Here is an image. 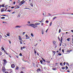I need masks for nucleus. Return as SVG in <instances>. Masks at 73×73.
Listing matches in <instances>:
<instances>
[{
	"mask_svg": "<svg viewBox=\"0 0 73 73\" xmlns=\"http://www.w3.org/2000/svg\"><path fill=\"white\" fill-rule=\"evenodd\" d=\"M3 61H4V62L3 63V66H5V65H6V64L7 63V61L5 59L3 60Z\"/></svg>",
	"mask_w": 73,
	"mask_h": 73,
	"instance_id": "obj_1",
	"label": "nucleus"
},
{
	"mask_svg": "<svg viewBox=\"0 0 73 73\" xmlns=\"http://www.w3.org/2000/svg\"><path fill=\"white\" fill-rule=\"evenodd\" d=\"M2 71L3 72H5V71H6V69L5 68L4 66L2 68Z\"/></svg>",
	"mask_w": 73,
	"mask_h": 73,
	"instance_id": "obj_2",
	"label": "nucleus"
},
{
	"mask_svg": "<svg viewBox=\"0 0 73 73\" xmlns=\"http://www.w3.org/2000/svg\"><path fill=\"white\" fill-rule=\"evenodd\" d=\"M19 40L20 41H23V40H22V38L21 37V36H19Z\"/></svg>",
	"mask_w": 73,
	"mask_h": 73,
	"instance_id": "obj_3",
	"label": "nucleus"
},
{
	"mask_svg": "<svg viewBox=\"0 0 73 73\" xmlns=\"http://www.w3.org/2000/svg\"><path fill=\"white\" fill-rule=\"evenodd\" d=\"M25 1L23 0L21 1V3L22 4V5H23V4H24L25 3Z\"/></svg>",
	"mask_w": 73,
	"mask_h": 73,
	"instance_id": "obj_4",
	"label": "nucleus"
},
{
	"mask_svg": "<svg viewBox=\"0 0 73 73\" xmlns=\"http://www.w3.org/2000/svg\"><path fill=\"white\" fill-rule=\"evenodd\" d=\"M4 10H5L3 8L1 10V12H4V11H6V10L4 11Z\"/></svg>",
	"mask_w": 73,
	"mask_h": 73,
	"instance_id": "obj_5",
	"label": "nucleus"
},
{
	"mask_svg": "<svg viewBox=\"0 0 73 73\" xmlns=\"http://www.w3.org/2000/svg\"><path fill=\"white\" fill-rule=\"evenodd\" d=\"M15 67V65L13 64L11 65V67L12 68H14Z\"/></svg>",
	"mask_w": 73,
	"mask_h": 73,
	"instance_id": "obj_6",
	"label": "nucleus"
},
{
	"mask_svg": "<svg viewBox=\"0 0 73 73\" xmlns=\"http://www.w3.org/2000/svg\"><path fill=\"white\" fill-rule=\"evenodd\" d=\"M40 23L36 22L35 23V25L37 26L40 25Z\"/></svg>",
	"mask_w": 73,
	"mask_h": 73,
	"instance_id": "obj_7",
	"label": "nucleus"
},
{
	"mask_svg": "<svg viewBox=\"0 0 73 73\" xmlns=\"http://www.w3.org/2000/svg\"><path fill=\"white\" fill-rule=\"evenodd\" d=\"M35 25L33 24H30V25H27L28 26H30L31 27H33V26H34Z\"/></svg>",
	"mask_w": 73,
	"mask_h": 73,
	"instance_id": "obj_8",
	"label": "nucleus"
},
{
	"mask_svg": "<svg viewBox=\"0 0 73 73\" xmlns=\"http://www.w3.org/2000/svg\"><path fill=\"white\" fill-rule=\"evenodd\" d=\"M35 25L33 24H30V25H27L28 26H30L31 27H33V26H34Z\"/></svg>",
	"mask_w": 73,
	"mask_h": 73,
	"instance_id": "obj_9",
	"label": "nucleus"
},
{
	"mask_svg": "<svg viewBox=\"0 0 73 73\" xmlns=\"http://www.w3.org/2000/svg\"><path fill=\"white\" fill-rule=\"evenodd\" d=\"M21 27H22V26H17L15 27V28H20Z\"/></svg>",
	"mask_w": 73,
	"mask_h": 73,
	"instance_id": "obj_10",
	"label": "nucleus"
},
{
	"mask_svg": "<svg viewBox=\"0 0 73 73\" xmlns=\"http://www.w3.org/2000/svg\"><path fill=\"white\" fill-rule=\"evenodd\" d=\"M53 53H52V55L53 56H54L55 55V54L56 53V52L54 51H52Z\"/></svg>",
	"mask_w": 73,
	"mask_h": 73,
	"instance_id": "obj_11",
	"label": "nucleus"
},
{
	"mask_svg": "<svg viewBox=\"0 0 73 73\" xmlns=\"http://www.w3.org/2000/svg\"><path fill=\"white\" fill-rule=\"evenodd\" d=\"M9 73H11L12 72V70L11 69H10L8 70Z\"/></svg>",
	"mask_w": 73,
	"mask_h": 73,
	"instance_id": "obj_12",
	"label": "nucleus"
},
{
	"mask_svg": "<svg viewBox=\"0 0 73 73\" xmlns=\"http://www.w3.org/2000/svg\"><path fill=\"white\" fill-rule=\"evenodd\" d=\"M7 36H10V33L9 32H7Z\"/></svg>",
	"mask_w": 73,
	"mask_h": 73,
	"instance_id": "obj_13",
	"label": "nucleus"
},
{
	"mask_svg": "<svg viewBox=\"0 0 73 73\" xmlns=\"http://www.w3.org/2000/svg\"><path fill=\"white\" fill-rule=\"evenodd\" d=\"M32 27H33L34 28H35L36 27H37V26L35 25L33 26Z\"/></svg>",
	"mask_w": 73,
	"mask_h": 73,
	"instance_id": "obj_14",
	"label": "nucleus"
},
{
	"mask_svg": "<svg viewBox=\"0 0 73 73\" xmlns=\"http://www.w3.org/2000/svg\"><path fill=\"white\" fill-rule=\"evenodd\" d=\"M40 71V68H39V69H37V72H39Z\"/></svg>",
	"mask_w": 73,
	"mask_h": 73,
	"instance_id": "obj_15",
	"label": "nucleus"
},
{
	"mask_svg": "<svg viewBox=\"0 0 73 73\" xmlns=\"http://www.w3.org/2000/svg\"><path fill=\"white\" fill-rule=\"evenodd\" d=\"M16 7H16V8H15V9H19V8L20 7L19 6H16Z\"/></svg>",
	"mask_w": 73,
	"mask_h": 73,
	"instance_id": "obj_16",
	"label": "nucleus"
},
{
	"mask_svg": "<svg viewBox=\"0 0 73 73\" xmlns=\"http://www.w3.org/2000/svg\"><path fill=\"white\" fill-rule=\"evenodd\" d=\"M63 41L62 40V37H61V40L60 42L62 43V41Z\"/></svg>",
	"mask_w": 73,
	"mask_h": 73,
	"instance_id": "obj_17",
	"label": "nucleus"
},
{
	"mask_svg": "<svg viewBox=\"0 0 73 73\" xmlns=\"http://www.w3.org/2000/svg\"><path fill=\"white\" fill-rule=\"evenodd\" d=\"M40 62L41 64H43V63H42V62H43V61H42V60H40Z\"/></svg>",
	"mask_w": 73,
	"mask_h": 73,
	"instance_id": "obj_18",
	"label": "nucleus"
},
{
	"mask_svg": "<svg viewBox=\"0 0 73 73\" xmlns=\"http://www.w3.org/2000/svg\"><path fill=\"white\" fill-rule=\"evenodd\" d=\"M42 59L43 61L44 62H46V61H45V60L43 58H42Z\"/></svg>",
	"mask_w": 73,
	"mask_h": 73,
	"instance_id": "obj_19",
	"label": "nucleus"
},
{
	"mask_svg": "<svg viewBox=\"0 0 73 73\" xmlns=\"http://www.w3.org/2000/svg\"><path fill=\"white\" fill-rule=\"evenodd\" d=\"M60 64L62 66H63V64H62V62L60 63Z\"/></svg>",
	"mask_w": 73,
	"mask_h": 73,
	"instance_id": "obj_20",
	"label": "nucleus"
},
{
	"mask_svg": "<svg viewBox=\"0 0 73 73\" xmlns=\"http://www.w3.org/2000/svg\"><path fill=\"white\" fill-rule=\"evenodd\" d=\"M42 35H43V34L44 33V31L43 30H42Z\"/></svg>",
	"mask_w": 73,
	"mask_h": 73,
	"instance_id": "obj_21",
	"label": "nucleus"
},
{
	"mask_svg": "<svg viewBox=\"0 0 73 73\" xmlns=\"http://www.w3.org/2000/svg\"><path fill=\"white\" fill-rule=\"evenodd\" d=\"M52 70H56V68H52Z\"/></svg>",
	"mask_w": 73,
	"mask_h": 73,
	"instance_id": "obj_22",
	"label": "nucleus"
},
{
	"mask_svg": "<svg viewBox=\"0 0 73 73\" xmlns=\"http://www.w3.org/2000/svg\"><path fill=\"white\" fill-rule=\"evenodd\" d=\"M70 38H68L67 39V41H70Z\"/></svg>",
	"mask_w": 73,
	"mask_h": 73,
	"instance_id": "obj_23",
	"label": "nucleus"
},
{
	"mask_svg": "<svg viewBox=\"0 0 73 73\" xmlns=\"http://www.w3.org/2000/svg\"><path fill=\"white\" fill-rule=\"evenodd\" d=\"M22 5H23V4L21 3H19V6H21Z\"/></svg>",
	"mask_w": 73,
	"mask_h": 73,
	"instance_id": "obj_24",
	"label": "nucleus"
},
{
	"mask_svg": "<svg viewBox=\"0 0 73 73\" xmlns=\"http://www.w3.org/2000/svg\"><path fill=\"white\" fill-rule=\"evenodd\" d=\"M66 65H67L68 66H69V63L68 62H66Z\"/></svg>",
	"mask_w": 73,
	"mask_h": 73,
	"instance_id": "obj_25",
	"label": "nucleus"
},
{
	"mask_svg": "<svg viewBox=\"0 0 73 73\" xmlns=\"http://www.w3.org/2000/svg\"><path fill=\"white\" fill-rule=\"evenodd\" d=\"M65 69V67H62V69L63 70Z\"/></svg>",
	"mask_w": 73,
	"mask_h": 73,
	"instance_id": "obj_26",
	"label": "nucleus"
},
{
	"mask_svg": "<svg viewBox=\"0 0 73 73\" xmlns=\"http://www.w3.org/2000/svg\"><path fill=\"white\" fill-rule=\"evenodd\" d=\"M30 5H31V6L32 7H33V4L32 3H30Z\"/></svg>",
	"mask_w": 73,
	"mask_h": 73,
	"instance_id": "obj_27",
	"label": "nucleus"
},
{
	"mask_svg": "<svg viewBox=\"0 0 73 73\" xmlns=\"http://www.w3.org/2000/svg\"><path fill=\"white\" fill-rule=\"evenodd\" d=\"M34 53H35V55L36 54V51H35V50L34 49Z\"/></svg>",
	"mask_w": 73,
	"mask_h": 73,
	"instance_id": "obj_28",
	"label": "nucleus"
},
{
	"mask_svg": "<svg viewBox=\"0 0 73 73\" xmlns=\"http://www.w3.org/2000/svg\"><path fill=\"white\" fill-rule=\"evenodd\" d=\"M1 49L2 50H4V48H3V47H2L1 48Z\"/></svg>",
	"mask_w": 73,
	"mask_h": 73,
	"instance_id": "obj_29",
	"label": "nucleus"
},
{
	"mask_svg": "<svg viewBox=\"0 0 73 73\" xmlns=\"http://www.w3.org/2000/svg\"><path fill=\"white\" fill-rule=\"evenodd\" d=\"M67 53H68L70 52V50H67L66 51Z\"/></svg>",
	"mask_w": 73,
	"mask_h": 73,
	"instance_id": "obj_30",
	"label": "nucleus"
},
{
	"mask_svg": "<svg viewBox=\"0 0 73 73\" xmlns=\"http://www.w3.org/2000/svg\"><path fill=\"white\" fill-rule=\"evenodd\" d=\"M28 9L30 10V9H29V8H24V9Z\"/></svg>",
	"mask_w": 73,
	"mask_h": 73,
	"instance_id": "obj_31",
	"label": "nucleus"
},
{
	"mask_svg": "<svg viewBox=\"0 0 73 73\" xmlns=\"http://www.w3.org/2000/svg\"><path fill=\"white\" fill-rule=\"evenodd\" d=\"M45 12H43V15H44V14H45Z\"/></svg>",
	"mask_w": 73,
	"mask_h": 73,
	"instance_id": "obj_32",
	"label": "nucleus"
},
{
	"mask_svg": "<svg viewBox=\"0 0 73 73\" xmlns=\"http://www.w3.org/2000/svg\"><path fill=\"white\" fill-rule=\"evenodd\" d=\"M31 36H32L33 37L34 36V35H33V34L32 33H31Z\"/></svg>",
	"mask_w": 73,
	"mask_h": 73,
	"instance_id": "obj_33",
	"label": "nucleus"
},
{
	"mask_svg": "<svg viewBox=\"0 0 73 73\" xmlns=\"http://www.w3.org/2000/svg\"><path fill=\"white\" fill-rule=\"evenodd\" d=\"M1 18L2 19H5V17H3Z\"/></svg>",
	"mask_w": 73,
	"mask_h": 73,
	"instance_id": "obj_34",
	"label": "nucleus"
},
{
	"mask_svg": "<svg viewBox=\"0 0 73 73\" xmlns=\"http://www.w3.org/2000/svg\"><path fill=\"white\" fill-rule=\"evenodd\" d=\"M61 29H60L59 30V33H60V32H61Z\"/></svg>",
	"mask_w": 73,
	"mask_h": 73,
	"instance_id": "obj_35",
	"label": "nucleus"
},
{
	"mask_svg": "<svg viewBox=\"0 0 73 73\" xmlns=\"http://www.w3.org/2000/svg\"><path fill=\"white\" fill-rule=\"evenodd\" d=\"M58 55H59V56H61V55H62V54L60 53H59L58 54Z\"/></svg>",
	"mask_w": 73,
	"mask_h": 73,
	"instance_id": "obj_36",
	"label": "nucleus"
},
{
	"mask_svg": "<svg viewBox=\"0 0 73 73\" xmlns=\"http://www.w3.org/2000/svg\"><path fill=\"white\" fill-rule=\"evenodd\" d=\"M11 10H8L7 11V12H11Z\"/></svg>",
	"mask_w": 73,
	"mask_h": 73,
	"instance_id": "obj_37",
	"label": "nucleus"
},
{
	"mask_svg": "<svg viewBox=\"0 0 73 73\" xmlns=\"http://www.w3.org/2000/svg\"><path fill=\"white\" fill-rule=\"evenodd\" d=\"M66 69H68V67L67 66H66Z\"/></svg>",
	"mask_w": 73,
	"mask_h": 73,
	"instance_id": "obj_38",
	"label": "nucleus"
},
{
	"mask_svg": "<svg viewBox=\"0 0 73 73\" xmlns=\"http://www.w3.org/2000/svg\"><path fill=\"white\" fill-rule=\"evenodd\" d=\"M2 16H7V15H1Z\"/></svg>",
	"mask_w": 73,
	"mask_h": 73,
	"instance_id": "obj_39",
	"label": "nucleus"
},
{
	"mask_svg": "<svg viewBox=\"0 0 73 73\" xmlns=\"http://www.w3.org/2000/svg\"><path fill=\"white\" fill-rule=\"evenodd\" d=\"M26 37L29 38V37L28 36H27V35H26Z\"/></svg>",
	"mask_w": 73,
	"mask_h": 73,
	"instance_id": "obj_40",
	"label": "nucleus"
},
{
	"mask_svg": "<svg viewBox=\"0 0 73 73\" xmlns=\"http://www.w3.org/2000/svg\"><path fill=\"white\" fill-rule=\"evenodd\" d=\"M20 16V14H19L18 15V17H19Z\"/></svg>",
	"mask_w": 73,
	"mask_h": 73,
	"instance_id": "obj_41",
	"label": "nucleus"
},
{
	"mask_svg": "<svg viewBox=\"0 0 73 73\" xmlns=\"http://www.w3.org/2000/svg\"><path fill=\"white\" fill-rule=\"evenodd\" d=\"M22 41H20L21 44H23V43H22Z\"/></svg>",
	"mask_w": 73,
	"mask_h": 73,
	"instance_id": "obj_42",
	"label": "nucleus"
},
{
	"mask_svg": "<svg viewBox=\"0 0 73 73\" xmlns=\"http://www.w3.org/2000/svg\"><path fill=\"white\" fill-rule=\"evenodd\" d=\"M5 7L6 8V9H5V11H6V10H7V6H6Z\"/></svg>",
	"mask_w": 73,
	"mask_h": 73,
	"instance_id": "obj_43",
	"label": "nucleus"
},
{
	"mask_svg": "<svg viewBox=\"0 0 73 73\" xmlns=\"http://www.w3.org/2000/svg\"><path fill=\"white\" fill-rule=\"evenodd\" d=\"M4 4H3L2 5V7H4Z\"/></svg>",
	"mask_w": 73,
	"mask_h": 73,
	"instance_id": "obj_44",
	"label": "nucleus"
},
{
	"mask_svg": "<svg viewBox=\"0 0 73 73\" xmlns=\"http://www.w3.org/2000/svg\"><path fill=\"white\" fill-rule=\"evenodd\" d=\"M57 18V17H56L53 18V20H54V19H55L56 18Z\"/></svg>",
	"mask_w": 73,
	"mask_h": 73,
	"instance_id": "obj_45",
	"label": "nucleus"
},
{
	"mask_svg": "<svg viewBox=\"0 0 73 73\" xmlns=\"http://www.w3.org/2000/svg\"><path fill=\"white\" fill-rule=\"evenodd\" d=\"M62 52H63V53H64V50L63 49L62 50Z\"/></svg>",
	"mask_w": 73,
	"mask_h": 73,
	"instance_id": "obj_46",
	"label": "nucleus"
},
{
	"mask_svg": "<svg viewBox=\"0 0 73 73\" xmlns=\"http://www.w3.org/2000/svg\"><path fill=\"white\" fill-rule=\"evenodd\" d=\"M52 24V22H50V26H51Z\"/></svg>",
	"mask_w": 73,
	"mask_h": 73,
	"instance_id": "obj_47",
	"label": "nucleus"
},
{
	"mask_svg": "<svg viewBox=\"0 0 73 73\" xmlns=\"http://www.w3.org/2000/svg\"><path fill=\"white\" fill-rule=\"evenodd\" d=\"M19 55L20 56H22V53H21L20 54H19Z\"/></svg>",
	"mask_w": 73,
	"mask_h": 73,
	"instance_id": "obj_48",
	"label": "nucleus"
},
{
	"mask_svg": "<svg viewBox=\"0 0 73 73\" xmlns=\"http://www.w3.org/2000/svg\"><path fill=\"white\" fill-rule=\"evenodd\" d=\"M19 69V68L18 67H17V68H16V70H18Z\"/></svg>",
	"mask_w": 73,
	"mask_h": 73,
	"instance_id": "obj_49",
	"label": "nucleus"
},
{
	"mask_svg": "<svg viewBox=\"0 0 73 73\" xmlns=\"http://www.w3.org/2000/svg\"><path fill=\"white\" fill-rule=\"evenodd\" d=\"M15 7H11V8L13 9H14Z\"/></svg>",
	"mask_w": 73,
	"mask_h": 73,
	"instance_id": "obj_50",
	"label": "nucleus"
},
{
	"mask_svg": "<svg viewBox=\"0 0 73 73\" xmlns=\"http://www.w3.org/2000/svg\"><path fill=\"white\" fill-rule=\"evenodd\" d=\"M22 48H23V49H24L25 48V46H23Z\"/></svg>",
	"mask_w": 73,
	"mask_h": 73,
	"instance_id": "obj_51",
	"label": "nucleus"
},
{
	"mask_svg": "<svg viewBox=\"0 0 73 73\" xmlns=\"http://www.w3.org/2000/svg\"><path fill=\"white\" fill-rule=\"evenodd\" d=\"M8 41L9 42V43H10V44H11V41H10V40H9V41H8Z\"/></svg>",
	"mask_w": 73,
	"mask_h": 73,
	"instance_id": "obj_52",
	"label": "nucleus"
},
{
	"mask_svg": "<svg viewBox=\"0 0 73 73\" xmlns=\"http://www.w3.org/2000/svg\"><path fill=\"white\" fill-rule=\"evenodd\" d=\"M13 4L14 5H15V1L14 2Z\"/></svg>",
	"mask_w": 73,
	"mask_h": 73,
	"instance_id": "obj_53",
	"label": "nucleus"
},
{
	"mask_svg": "<svg viewBox=\"0 0 73 73\" xmlns=\"http://www.w3.org/2000/svg\"><path fill=\"white\" fill-rule=\"evenodd\" d=\"M23 35H24V34H25V32H23Z\"/></svg>",
	"mask_w": 73,
	"mask_h": 73,
	"instance_id": "obj_54",
	"label": "nucleus"
},
{
	"mask_svg": "<svg viewBox=\"0 0 73 73\" xmlns=\"http://www.w3.org/2000/svg\"><path fill=\"white\" fill-rule=\"evenodd\" d=\"M66 64V62H64V63H63V64L65 65Z\"/></svg>",
	"mask_w": 73,
	"mask_h": 73,
	"instance_id": "obj_55",
	"label": "nucleus"
},
{
	"mask_svg": "<svg viewBox=\"0 0 73 73\" xmlns=\"http://www.w3.org/2000/svg\"><path fill=\"white\" fill-rule=\"evenodd\" d=\"M58 40H59V41H60V39L59 37H58Z\"/></svg>",
	"mask_w": 73,
	"mask_h": 73,
	"instance_id": "obj_56",
	"label": "nucleus"
},
{
	"mask_svg": "<svg viewBox=\"0 0 73 73\" xmlns=\"http://www.w3.org/2000/svg\"><path fill=\"white\" fill-rule=\"evenodd\" d=\"M66 72H70V70H67V71H66Z\"/></svg>",
	"mask_w": 73,
	"mask_h": 73,
	"instance_id": "obj_57",
	"label": "nucleus"
},
{
	"mask_svg": "<svg viewBox=\"0 0 73 73\" xmlns=\"http://www.w3.org/2000/svg\"><path fill=\"white\" fill-rule=\"evenodd\" d=\"M61 42H60L59 45H60V46H61Z\"/></svg>",
	"mask_w": 73,
	"mask_h": 73,
	"instance_id": "obj_58",
	"label": "nucleus"
},
{
	"mask_svg": "<svg viewBox=\"0 0 73 73\" xmlns=\"http://www.w3.org/2000/svg\"><path fill=\"white\" fill-rule=\"evenodd\" d=\"M23 47H21V50H23Z\"/></svg>",
	"mask_w": 73,
	"mask_h": 73,
	"instance_id": "obj_59",
	"label": "nucleus"
},
{
	"mask_svg": "<svg viewBox=\"0 0 73 73\" xmlns=\"http://www.w3.org/2000/svg\"><path fill=\"white\" fill-rule=\"evenodd\" d=\"M71 31L72 33H73V30H71Z\"/></svg>",
	"mask_w": 73,
	"mask_h": 73,
	"instance_id": "obj_60",
	"label": "nucleus"
},
{
	"mask_svg": "<svg viewBox=\"0 0 73 73\" xmlns=\"http://www.w3.org/2000/svg\"><path fill=\"white\" fill-rule=\"evenodd\" d=\"M27 23H28V24H30V21H28V22H27Z\"/></svg>",
	"mask_w": 73,
	"mask_h": 73,
	"instance_id": "obj_61",
	"label": "nucleus"
},
{
	"mask_svg": "<svg viewBox=\"0 0 73 73\" xmlns=\"http://www.w3.org/2000/svg\"><path fill=\"white\" fill-rule=\"evenodd\" d=\"M20 73H24L22 71H21Z\"/></svg>",
	"mask_w": 73,
	"mask_h": 73,
	"instance_id": "obj_62",
	"label": "nucleus"
},
{
	"mask_svg": "<svg viewBox=\"0 0 73 73\" xmlns=\"http://www.w3.org/2000/svg\"><path fill=\"white\" fill-rule=\"evenodd\" d=\"M72 43L73 44V38H72Z\"/></svg>",
	"mask_w": 73,
	"mask_h": 73,
	"instance_id": "obj_63",
	"label": "nucleus"
},
{
	"mask_svg": "<svg viewBox=\"0 0 73 73\" xmlns=\"http://www.w3.org/2000/svg\"><path fill=\"white\" fill-rule=\"evenodd\" d=\"M5 73H9V72H5Z\"/></svg>",
	"mask_w": 73,
	"mask_h": 73,
	"instance_id": "obj_64",
	"label": "nucleus"
}]
</instances>
